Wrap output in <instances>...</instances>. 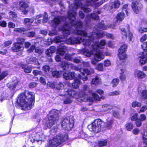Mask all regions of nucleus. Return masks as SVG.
Wrapping results in <instances>:
<instances>
[{
	"label": "nucleus",
	"mask_w": 147,
	"mask_h": 147,
	"mask_svg": "<svg viewBox=\"0 0 147 147\" xmlns=\"http://www.w3.org/2000/svg\"><path fill=\"white\" fill-rule=\"evenodd\" d=\"M68 137V135L66 134L62 133L58 134L49 140L48 145L49 147H57L66 140Z\"/></svg>",
	"instance_id": "3"
},
{
	"label": "nucleus",
	"mask_w": 147,
	"mask_h": 147,
	"mask_svg": "<svg viewBox=\"0 0 147 147\" xmlns=\"http://www.w3.org/2000/svg\"><path fill=\"white\" fill-rule=\"evenodd\" d=\"M119 80L117 78H115L112 81V83L113 84V86L114 87L116 86L119 83Z\"/></svg>",
	"instance_id": "46"
},
{
	"label": "nucleus",
	"mask_w": 147,
	"mask_h": 147,
	"mask_svg": "<svg viewBox=\"0 0 147 147\" xmlns=\"http://www.w3.org/2000/svg\"><path fill=\"white\" fill-rule=\"evenodd\" d=\"M94 34H97V32H93L89 34L87 38H82V41L83 44L85 46H89L90 45H94L95 40L98 38L97 36H94Z\"/></svg>",
	"instance_id": "8"
},
{
	"label": "nucleus",
	"mask_w": 147,
	"mask_h": 147,
	"mask_svg": "<svg viewBox=\"0 0 147 147\" xmlns=\"http://www.w3.org/2000/svg\"><path fill=\"white\" fill-rule=\"evenodd\" d=\"M36 46L35 45H32L30 47V49H28L27 50V51L28 53H30L33 52L34 50L35 49Z\"/></svg>",
	"instance_id": "58"
},
{
	"label": "nucleus",
	"mask_w": 147,
	"mask_h": 147,
	"mask_svg": "<svg viewBox=\"0 0 147 147\" xmlns=\"http://www.w3.org/2000/svg\"><path fill=\"white\" fill-rule=\"evenodd\" d=\"M14 31L18 32L21 33L26 31L24 28L23 27L20 28H16L14 29Z\"/></svg>",
	"instance_id": "41"
},
{
	"label": "nucleus",
	"mask_w": 147,
	"mask_h": 147,
	"mask_svg": "<svg viewBox=\"0 0 147 147\" xmlns=\"http://www.w3.org/2000/svg\"><path fill=\"white\" fill-rule=\"evenodd\" d=\"M91 83L92 84L94 85L99 84L100 83L99 77L98 76H96L95 78L92 80Z\"/></svg>",
	"instance_id": "33"
},
{
	"label": "nucleus",
	"mask_w": 147,
	"mask_h": 147,
	"mask_svg": "<svg viewBox=\"0 0 147 147\" xmlns=\"http://www.w3.org/2000/svg\"><path fill=\"white\" fill-rule=\"evenodd\" d=\"M139 63L141 65L145 64L147 62V53L142 52L139 54Z\"/></svg>",
	"instance_id": "14"
},
{
	"label": "nucleus",
	"mask_w": 147,
	"mask_h": 147,
	"mask_svg": "<svg viewBox=\"0 0 147 147\" xmlns=\"http://www.w3.org/2000/svg\"><path fill=\"white\" fill-rule=\"evenodd\" d=\"M69 66V64L68 62L65 61H62L61 62V66L63 69H65L68 68Z\"/></svg>",
	"instance_id": "35"
},
{
	"label": "nucleus",
	"mask_w": 147,
	"mask_h": 147,
	"mask_svg": "<svg viewBox=\"0 0 147 147\" xmlns=\"http://www.w3.org/2000/svg\"><path fill=\"white\" fill-rule=\"evenodd\" d=\"M61 71H53L52 72V74L54 77L58 78H59L61 76Z\"/></svg>",
	"instance_id": "34"
},
{
	"label": "nucleus",
	"mask_w": 147,
	"mask_h": 147,
	"mask_svg": "<svg viewBox=\"0 0 147 147\" xmlns=\"http://www.w3.org/2000/svg\"><path fill=\"white\" fill-rule=\"evenodd\" d=\"M118 56L119 58L123 60L126 58V55L125 52H123L122 51H121L119 53Z\"/></svg>",
	"instance_id": "37"
},
{
	"label": "nucleus",
	"mask_w": 147,
	"mask_h": 147,
	"mask_svg": "<svg viewBox=\"0 0 147 147\" xmlns=\"http://www.w3.org/2000/svg\"><path fill=\"white\" fill-rule=\"evenodd\" d=\"M70 28L67 24L64 25L63 27V34L65 36H67L70 33Z\"/></svg>",
	"instance_id": "25"
},
{
	"label": "nucleus",
	"mask_w": 147,
	"mask_h": 147,
	"mask_svg": "<svg viewBox=\"0 0 147 147\" xmlns=\"http://www.w3.org/2000/svg\"><path fill=\"white\" fill-rule=\"evenodd\" d=\"M42 70L45 72L49 71L50 69L49 66L47 65H45L43 66L42 68Z\"/></svg>",
	"instance_id": "57"
},
{
	"label": "nucleus",
	"mask_w": 147,
	"mask_h": 147,
	"mask_svg": "<svg viewBox=\"0 0 147 147\" xmlns=\"http://www.w3.org/2000/svg\"><path fill=\"white\" fill-rule=\"evenodd\" d=\"M88 18H92L95 20H98L99 19V17L96 13H92L91 15H88L87 17L85 18V20L86 22V23H88V20L87 19Z\"/></svg>",
	"instance_id": "28"
},
{
	"label": "nucleus",
	"mask_w": 147,
	"mask_h": 147,
	"mask_svg": "<svg viewBox=\"0 0 147 147\" xmlns=\"http://www.w3.org/2000/svg\"><path fill=\"white\" fill-rule=\"evenodd\" d=\"M17 83H14L13 84H8L7 85V86L8 88L10 89L11 90L15 89L17 85Z\"/></svg>",
	"instance_id": "40"
},
{
	"label": "nucleus",
	"mask_w": 147,
	"mask_h": 147,
	"mask_svg": "<svg viewBox=\"0 0 147 147\" xmlns=\"http://www.w3.org/2000/svg\"><path fill=\"white\" fill-rule=\"evenodd\" d=\"M141 106V103L137 102H134L132 104V106L133 107H140Z\"/></svg>",
	"instance_id": "54"
},
{
	"label": "nucleus",
	"mask_w": 147,
	"mask_h": 147,
	"mask_svg": "<svg viewBox=\"0 0 147 147\" xmlns=\"http://www.w3.org/2000/svg\"><path fill=\"white\" fill-rule=\"evenodd\" d=\"M83 90L85 91H88L89 93L91 92L92 94V96L95 100H98L100 99V97L96 93H92V91L89 90V87L87 85H85L84 86Z\"/></svg>",
	"instance_id": "22"
},
{
	"label": "nucleus",
	"mask_w": 147,
	"mask_h": 147,
	"mask_svg": "<svg viewBox=\"0 0 147 147\" xmlns=\"http://www.w3.org/2000/svg\"><path fill=\"white\" fill-rule=\"evenodd\" d=\"M9 17L11 18H16L17 17V15L15 12L11 11L9 12Z\"/></svg>",
	"instance_id": "49"
},
{
	"label": "nucleus",
	"mask_w": 147,
	"mask_h": 147,
	"mask_svg": "<svg viewBox=\"0 0 147 147\" xmlns=\"http://www.w3.org/2000/svg\"><path fill=\"white\" fill-rule=\"evenodd\" d=\"M28 63L33 64L36 65H39V63L35 57H31L27 61Z\"/></svg>",
	"instance_id": "26"
},
{
	"label": "nucleus",
	"mask_w": 147,
	"mask_h": 147,
	"mask_svg": "<svg viewBox=\"0 0 147 147\" xmlns=\"http://www.w3.org/2000/svg\"><path fill=\"white\" fill-rule=\"evenodd\" d=\"M72 102V100L71 99V97L67 98L64 101L63 103L65 104H68L71 103Z\"/></svg>",
	"instance_id": "52"
},
{
	"label": "nucleus",
	"mask_w": 147,
	"mask_h": 147,
	"mask_svg": "<svg viewBox=\"0 0 147 147\" xmlns=\"http://www.w3.org/2000/svg\"><path fill=\"white\" fill-rule=\"evenodd\" d=\"M45 16L42 20V22L44 23H46L48 21V16L46 13H44Z\"/></svg>",
	"instance_id": "56"
},
{
	"label": "nucleus",
	"mask_w": 147,
	"mask_h": 147,
	"mask_svg": "<svg viewBox=\"0 0 147 147\" xmlns=\"http://www.w3.org/2000/svg\"><path fill=\"white\" fill-rule=\"evenodd\" d=\"M20 9L21 12L24 15L27 14L29 11L27 8L28 7V4L25 1H20L19 3Z\"/></svg>",
	"instance_id": "11"
},
{
	"label": "nucleus",
	"mask_w": 147,
	"mask_h": 147,
	"mask_svg": "<svg viewBox=\"0 0 147 147\" xmlns=\"http://www.w3.org/2000/svg\"><path fill=\"white\" fill-rule=\"evenodd\" d=\"M138 114L137 113H135L134 114L132 117H131V120L132 121H136L138 119Z\"/></svg>",
	"instance_id": "63"
},
{
	"label": "nucleus",
	"mask_w": 147,
	"mask_h": 147,
	"mask_svg": "<svg viewBox=\"0 0 147 147\" xmlns=\"http://www.w3.org/2000/svg\"><path fill=\"white\" fill-rule=\"evenodd\" d=\"M59 111L55 109H53L50 111L49 113V117H51L56 119L57 120H59Z\"/></svg>",
	"instance_id": "21"
},
{
	"label": "nucleus",
	"mask_w": 147,
	"mask_h": 147,
	"mask_svg": "<svg viewBox=\"0 0 147 147\" xmlns=\"http://www.w3.org/2000/svg\"><path fill=\"white\" fill-rule=\"evenodd\" d=\"M34 21L33 18H26L24 20L23 23L26 25H30Z\"/></svg>",
	"instance_id": "27"
},
{
	"label": "nucleus",
	"mask_w": 147,
	"mask_h": 147,
	"mask_svg": "<svg viewBox=\"0 0 147 147\" xmlns=\"http://www.w3.org/2000/svg\"><path fill=\"white\" fill-rule=\"evenodd\" d=\"M82 41V38L81 37L76 38L71 37L67 39L66 40V42L67 44L74 45L80 44L81 42Z\"/></svg>",
	"instance_id": "10"
},
{
	"label": "nucleus",
	"mask_w": 147,
	"mask_h": 147,
	"mask_svg": "<svg viewBox=\"0 0 147 147\" xmlns=\"http://www.w3.org/2000/svg\"><path fill=\"white\" fill-rule=\"evenodd\" d=\"M55 47L51 46L46 51V54L47 56L51 57L52 54L55 52Z\"/></svg>",
	"instance_id": "24"
},
{
	"label": "nucleus",
	"mask_w": 147,
	"mask_h": 147,
	"mask_svg": "<svg viewBox=\"0 0 147 147\" xmlns=\"http://www.w3.org/2000/svg\"><path fill=\"white\" fill-rule=\"evenodd\" d=\"M120 5L119 0H112V2L110 3L109 6L111 12L115 11L116 9L118 8Z\"/></svg>",
	"instance_id": "13"
},
{
	"label": "nucleus",
	"mask_w": 147,
	"mask_h": 147,
	"mask_svg": "<svg viewBox=\"0 0 147 147\" xmlns=\"http://www.w3.org/2000/svg\"><path fill=\"white\" fill-rule=\"evenodd\" d=\"M141 97L142 99H146L147 98V90H144L142 91Z\"/></svg>",
	"instance_id": "42"
},
{
	"label": "nucleus",
	"mask_w": 147,
	"mask_h": 147,
	"mask_svg": "<svg viewBox=\"0 0 147 147\" xmlns=\"http://www.w3.org/2000/svg\"><path fill=\"white\" fill-rule=\"evenodd\" d=\"M102 108L103 111H108V110L111 109H112V107L107 104H105L103 105L102 106Z\"/></svg>",
	"instance_id": "39"
},
{
	"label": "nucleus",
	"mask_w": 147,
	"mask_h": 147,
	"mask_svg": "<svg viewBox=\"0 0 147 147\" xmlns=\"http://www.w3.org/2000/svg\"><path fill=\"white\" fill-rule=\"evenodd\" d=\"M129 25L128 26V31L126 32L125 30V29L124 28H121V29L122 32L121 34L123 35L122 38L124 39H126L127 38H128L129 41L131 40V38L132 37V34L129 31Z\"/></svg>",
	"instance_id": "12"
},
{
	"label": "nucleus",
	"mask_w": 147,
	"mask_h": 147,
	"mask_svg": "<svg viewBox=\"0 0 147 147\" xmlns=\"http://www.w3.org/2000/svg\"><path fill=\"white\" fill-rule=\"evenodd\" d=\"M97 34H94V36H97L98 38L102 37L103 36H105L108 38H110L113 39L115 37L112 34L107 33L105 32H103L102 31L100 32H97Z\"/></svg>",
	"instance_id": "16"
},
{
	"label": "nucleus",
	"mask_w": 147,
	"mask_h": 147,
	"mask_svg": "<svg viewBox=\"0 0 147 147\" xmlns=\"http://www.w3.org/2000/svg\"><path fill=\"white\" fill-rule=\"evenodd\" d=\"M73 68L77 71L80 72L79 75V77L80 79H82L84 81L87 80L88 78L87 76L94 73V71L93 69H90L89 70L88 69H85L84 68H79L76 66H73Z\"/></svg>",
	"instance_id": "5"
},
{
	"label": "nucleus",
	"mask_w": 147,
	"mask_h": 147,
	"mask_svg": "<svg viewBox=\"0 0 147 147\" xmlns=\"http://www.w3.org/2000/svg\"><path fill=\"white\" fill-rule=\"evenodd\" d=\"M124 13L123 12H121L119 13L116 17L117 21H120L123 20L124 18Z\"/></svg>",
	"instance_id": "32"
},
{
	"label": "nucleus",
	"mask_w": 147,
	"mask_h": 147,
	"mask_svg": "<svg viewBox=\"0 0 147 147\" xmlns=\"http://www.w3.org/2000/svg\"><path fill=\"white\" fill-rule=\"evenodd\" d=\"M140 130L138 128H135L132 131V133L135 135L138 134L140 132Z\"/></svg>",
	"instance_id": "59"
},
{
	"label": "nucleus",
	"mask_w": 147,
	"mask_h": 147,
	"mask_svg": "<svg viewBox=\"0 0 147 147\" xmlns=\"http://www.w3.org/2000/svg\"><path fill=\"white\" fill-rule=\"evenodd\" d=\"M139 119L142 121H144L146 119V117L144 114H141L140 115Z\"/></svg>",
	"instance_id": "53"
},
{
	"label": "nucleus",
	"mask_w": 147,
	"mask_h": 147,
	"mask_svg": "<svg viewBox=\"0 0 147 147\" xmlns=\"http://www.w3.org/2000/svg\"><path fill=\"white\" fill-rule=\"evenodd\" d=\"M64 59L67 60L72 61V55L69 54H66L65 55Z\"/></svg>",
	"instance_id": "48"
},
{
	"label": "nucleus",
	"mask_w": 147,
	"mask_h": 147,
	"mask_svg": "<svg viewBox=\"0 0 147 147\" xmlns=\"http://www.w3.org/2000/svg\"><path fill=\"white\" fill-rule=\"evenodd\" d=\"M37 85V84L36 83L32 82L29 84V86L30 88H33L36 87Z\"/></svg>",
	"instance_id": "64"
},
{
	"label": "nucleus",
	"mask_w": 147,
	"mask_h": 147,
	"mask_svg": "<svg viewBox=\"0 0 147 147\" xmlns=\"http://www.w3.org/2000/svg\"><path fill=\"white\" fill-rule=\"evenodd\" d=\"M58 120L55 118H52L51 117H49L48 120L45 124V125L47 128H50Z\"/></svg>",
	"instance_id": "18"
},
{
	"label": "nucleus",
	"mask_w": 147,
	"mask_h": 147,
	"mask_svg": "<svg viewBox=\"0 0 147 147\" xmlns=\"http://www.w3.org/2000/svg\"><path fill=\"white\" fill-rule=\"evenodd\" d=\"M67 50V47L63 45H62L59 47L58 51L60 55L62 56L64 55Z\"/></svg>",
	"instance_id": "23"
},
{
	"label": "nucleus",
	"mask_w": 147,
	"mask_h": 147,
	"mask_svg": "<svg viewBox=\"0 0 147 147\" xmlns=\"http://www.w3.org/2000/svg\"><path fill=\"white\" fill-rule=\"evenodd\" d=\"M82 60L80 58H78L75 57L72 60V61L74 62L75 63H79L81 62Z\"/></svg>",
	"instance_id": "60"
},
{
	"label": "nucleus",
	"mask_w": 147,
	"mask_h": 147,
	"mask_svg": "<svg viewBox=\"0 0 147 147\" xmlns=\"http://www.w3.org/2000/svg\"><path fill=\"white\" fill-rule=\"evenodd\" d=\"M94 54H95V55L94 59H92L91 62L92 64L95 65L98 61L103 59L104 58V56L103 55L101 52H96Z\"/></svg>",
	"instance_id": "9"
},
{
	"label": "nucleus",
	"mask_w": 147,
	"mask_h": 147,
	"mask_svg": "<svg viewBox=\"0 0 147 147\" xmlns=\"http://www.w3.org/2000/svg\"><path fill=\"white\" fill-rule=\"evenodd\" d=\"M8 74L7 71H5L3 72L0 75V81L4 79Z\"/></svg>",
	"instance_id": "44"
},
{
	"label": "nucleus",
	"mask_w": 147,
	"mask_h": 147,
	"mask_svg": "<svg viewBox=\"0 0 147 147\" xmlns=\"http://www.w3.org/2000/svg\"><path fill=\"white\" fill-rule=\"evenodd\" d=\"M142 47L144 51L142 52H146L147 53V42H145L142 45Z\"/></svg>",
	"instance_id": "51"
},
{
	"label": "nucleus",
	"mask_w": 147,
	"mask_h": 147,
	"mask_svg": "<svg viewBox=\"0 0 147 147\" xmlns=\"http://www.w3.org/2000/svg\"><path fill=\"white\" fill-rule=\"evenodd\" d=\"M26 35L28 37H33L35 35V32H29L26 34Z\"/></svg>",
	"instance_id": "50"
},
{
	"label": "nucleus",
	"mask_w": 147,
	"mask_h": 147,
	"mask_svg": "<svg viewBox=\"0 0 147 147\" xmlns=\"http://www.w3.org/2000/svg\"><path fill=\"white\" fill-rule=\"evenodd\" d=\"M133 127V125L131 123H128L125 125V129L128 131L131 130Z\"/></svg>",
	"instance_id": "36"
},
{
	"label": "nucleus",
	"mask_w": 147,
	"mask_h": 147,
	"mask_svg": "<svg viewBox=\"0 0 147 147\" xmlns=\"http://www.w3.org/2000/svg\"><path fill=\"white\" fill-rule=\"evenodd\" d=\"M98 146L100 147L106 146L107 144V142L105 140L98 142Z\"/></svg>",
	"instance_id": "47"
},
{
	"label": "nucleus",
	"mask_w": 147,
	"mask_h": 147,
	"mask_svg": "<svg viewBox=\"0 0 147 147\" xmlns=\"http://www.w3.org/2000/svg\"><path fill=\"white\" fill-rule=\"evenodd\" d=\"M22 68L25 73H30L32 71L31 67L27 65L22 66Z\"/></svg>",
	"instance_id": "31"
},
{
	"label": "nucleus",
	"mask_w": 147,
	"mask_h": 147,
	"mask_svg": "<svg viewBox=\"0 0 147 147\" xmlns=\"http://www.w3.org/2000/svg\"><path fill=\"white\" fill-rule=\"evenodd\" d=\"M33 73L35 76H36L38 75H40L42 74V72L40 71L37 70H34Z\"/></svg>",
	"instance_id": "61"
},
{
	"label": "nucleus",
	"mask_w": 147,
	"mask_h": 147,
	"mask_svg": "<svg viewBox=\"0 0 147 147\" xmlns=\"http://www.w3.org/2000/svg\"><path fill=\"white\" fill-rule=\"evenodd\" d=\"M113 122V121L112 119H111L109 121H108L106 123H105L104 125V127L107 128L108 129H109L111 127V125Z\"/></svg>",
	"instance_id": "38"
},
{
	"label": "nucleus",
	"mask_w": 147,
	"mask_h": 147,
	"mask_svg": "<svg viewBox=\"0 0 147 147\" xmlns=\"http://www.w3.org/2000/svg\"><path fill=\"white\" fill-rule=\"evenodd\" d=\"M135 124L137 127H140L142 125V121L139 119H138L136 121Z\"/></svg>",
	"instance_id": "62"
},
{
	"label": "nucleus",
	"mask_w": 147,
	"mask_h": 147,
	"mask_svg": "<svg viewBox=\"0 0 147 147\" xmlns=\"http://www.w3.org/2000/svg\"><path fill=\"white\" fill-rule=\"evenodd\" d=\"M66 91L68 93L67 94H59V95L65 96L66 95H68L70 97L75 98H78L79 97L81 98L80 99L82 101H93L92 98H90L88 97L87 94H86L83 92H81L79 94H78L73 90H69L68 89L67 90H66Z\"/></svg>",
	"instance_id": "4"
},
{
	"label": "nucleus",
	"mask_w": 147,
	"mask_h": 147,
	"mask_svg": "<svg viewBox=\"0 0 147 147\" xmlns=\"http://www.w3.org/2000/svg\"><path fill=\"white\" fill-rule=\"evenodd\" d=\"M102 123H104L100 119H96L91 124L88 125V128L91 131L98 133L100 130Z\"/></svg>",
	"instance_id": "7"
},
{
	"label": "nucleus",
	"mask_w": 147,
	"mask_h": 147,
	"mask_svg": "<svg viewBox=\"0 0 147 147\" xmlns=\"http://www.w3.org/2000/svg\"><path fill=\"white\" fill-rule=\"evenodd\" d=\"M132 7L134 12L137 14L140 11L142 5L138 1H136L135 2H133L132 3Z\"/></svg>",
	"instance_id": "15"
},
{
	"label": "nucleus",
	"mask_w": 147,
	"mask_h": 147,
	"mask_svg": "<svg viewBox=\"0 0 147 147\" xmlns=\"http://www.w3.org/2000/svg\"><path fill=\"white\" fill-rule=\"evenodd\" d=\"M74 123V119L73 116H70L64 118L61 122L62 128L65 130H71L73 127Z\"/></svg>",
	"instance_id": "6"
},
{
	"label": "nucleus",
	"mask_w": 147,
	"mask_h": 147,
	"mask_svg": "<svg viewBox=\"0 0 147 147\" xmlns=\"http://www.w3.org/2000/svg\"><path fill=\"white\" fill-rule=\"evenodd\" d=\"M18 102L26 109H31L34 102V94L31 92H28L26 94H20L18 97Z\"/></svg>",
	"instance_id": "1"
},
{
	"label": "nucleus",
	"mask_w": 147,
	"mask_h": 147,
	"mask_svg": "<svg viewBox=\"0 0 147 147\" xmlns=\"http://www.w3.org/2000/svg\"><path fill=\"white\" fill-rule=\"evenodd\" d=\"M94 45H93L91 46V49L90 51L88 49H84L82 50V52L84 55L88 57H90L92 55H93L95 53L98 51L101 52L99 49L104 48L105 45L106 41L104 40H101L99 44H98L95 40Z\"/></svg>",
	"instance_id": "2"
},
{
	"label": "nucleus",
	"mask_w": 147,
	"mask_h": 147,
	"mask_svg": "<svg viewBox=\"0 0 147 147\" xmlns=\"http://www.w3.org/2000/svg\"><path fill=\"white\" fill-rule=\"evenodd\" d=\"M81 82L80 80L78 79H75L74 82L72 84V86L75 88H78L81 84Z\"/></svg>",
	"instance_id": "29"
},
{
	"label": "nucleus",
	"mask_w": 147,
	"mask_h": 147,
	"mask_svg": "<svg viewBox=\"0 0 147 147\" xmlns=\"http://www.w3.org/2000/svg\"><path fill=\"white\" fill-rule=\"evenodd\" d=\"M104 21L102 20L100 22L98 23L97 26L103 30H105L107 29V26L105 25L104 23Z\"/></svg>",
	"instance_id": "30"
},
{
	"label": "nucleus",
	"mask_w": 147,
	"mask_h": 147,
	"mask_svg": "<svg viewBox=\"0 0 147 147\" xmlns=\"http://www.w3.org/2000/svg\"><path fill=\"white\" fill-rule=\"evenodd\" d=\"M134 75L140 79H142L146 76V75L143 71L136 70H135Z\"/></svg>",
	"instance_id": "20"
},
{
	"label": "nucleus",
	"mask_w": 147,
	"mask_h": 147,
	"mask_svg": "<svg viewBox=\"0 0 147 147\" xmlns=\"http://www.w3.org/2000/svg\"><path fill=\"white\" fill-rule=\"evenodd\" d=\"M60 22V19L58 18H55L53 21V26L55 27L56 26L58 25Z\"/></svg>",
	"instance_id": "43"
},
{
	"label": "nucleus",
	"mask_w": 147,
	"mask_h": 147,
	"mask_svg": "<svg viewBox=\"0 0 147 147\" xmlns=\"http://www.w3.org/2000/svg\"><path fill=\"white\" fill-rule=\"evenodd\" d=\"M24 49V47L21 43H15L13 44V46L11 48V50L13 51L17 52L22 51Z\"/></svg>",
	"instance_id": "17"
},
{
	"label": "nucleus",
	"mask_w": 147,
	"mask_h": 147,
	"mask_svg": "<svg viewBox=\"0 0 147 147\" xmlns=\"http://www.w3.org/2000/svg\"><path fill=\"white\" fill-rule=\"evenodd\" d=\"M143 142L147 144V133H144L143 137Z\"/></svg>",
	"instance_id": "55"
},
{
	"label": "nucleus",
	"mask_w": 147,
	"mask_h": 147,
	"mask_svg": "<svg viewBox=\"0 0 147 147\" xmlns=\"http://www.w3.org/2000/svg\"><path fill=\"white\" fill-rule=\"evenodd\" d=\"M75 73L74 72L65 73L63 74V78L66 80H71L75 77Z\"/></svg>",
	"instance_id": "19"
},
{
	"label": "nucleus",
	"mask_w": 147,
	"mask_h": 147,
	"mask_svg": "<svg viewBox=\"0 0 147 147\" xmlns=\"http://www.w3.org/2000/svg\"><path fill=\"white\" fill-rule=\"evenodd\" d=\"M127 48V46L126 45L123 44V45H122L119 49V53L121 51H123L122 52H125Z\"/></svg>",
	"instance_id": "45"
}]
</instances>
